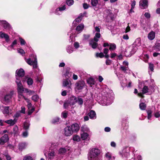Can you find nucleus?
I'll return each instance as SVG.
<instances>
[{
	"label": "nucleus",
	"instance_id": "nucleus-1",
	"mask_svg": "<svg viewBox=\"0 0 160 160\" xmlns=\"http://www.w3.org/2000/svg\"><path fill=\"white\" fill-rule=\"evenodd\" d=\"M100 152V150L98 148H92L89 154L88 160H102L101 157L99 156Z\"/></svg>",
	"mask_w": 160,
	"mask_h": 160
},
{
	"label": "nucleus",
	"instance_id": "nucleus-2",
	"mask_svg": "<svg viewBox=\"0 0 160 160\" xmlns=\"http://www.w3.org/2000/svg\"><path fill=\"white\" fill-rule=\"evenodd\" d=\"M16 82L17 85V90L18 93V98L20 101L22 99V97L24 96L23 93L25 91V89L23 87L20 78L17 77Z\"/></svg>",
	"mask_w": 160,
	"mask_h": 160
},
{
	"label": "nucleus",
	"instance_id": "nucleus-3",
	"mask_svg": "<svg viewBox=\"0 0 160 160\" xmlns=\"http://www.w3.org/2000/svg\"><path fill=\"white\" fill-rule=\"evenodd\" d=\"M14 94V91L12 90L9 93H7L3 98H0V100L2 103L7 104L12 101V96Z\"/></svg>",
	"mask_w": 160,
	"mask_h": 160
},
{
	"label": "nucleus",
	"instance_id": "nucleus-4",
	"mask_svg": "<svg viewBox=\"0 0 160 160\" xmlns=\"http://www.w3.org/2000/svg\"><path fill=\"white\" fill-rule=\"evenodd\" d=\"M110 94L107 93L106 94H105V96L102 97V105H108L111 104L112 102V100L111 95Z\"/></svg>",
	"mask_w": 160,
	"mask_h": 160
},
{
	"label": "nucleus",
	"instance_id": "nucleus-5",
	"mask_svg": "<svg viewBox=\"0 0 160 160\" xmlns=\"http://www.w3.org/2000/svg\"><path fill=\"white\" fill-rule=\"evenodd\" d=\"M72 150L71 148L66 146L64 147H61L58 150V154L61 155H64L66 154L70 155L72 152Z\"/></svg>",
	"mask_w": 160,
	"mask_h": 160
},
{
	"label": "nucleus",
	"instance_id": "nucleus-6",
	"mask_svg": "<svg viewBox=\"0 0 160 160\" xmlns=\"http://www.w3.org/2000/svg\"><path fill=\"white\" fill-rule=\"evenodd\" d=\"M101 37V34L100 33H96L95 34L93 39H92L90 41L89 45L91 46L92 48L94 49L96 48L98 46L97 42L98 41L99 38Z\"/></svg>",
	"mask_w": 160,
	"mask_h": 160
},
{
	"label": "nucleus",
	"instance_id": "nucleus-7",
	"mask_svg": "<svg viewBox=\"0 0 160 160\" xmlns=\"http://www.w3.org/2000/svg\"><path fill=\"white\" fill-rule=\"evenodd\" d=\"M62 85L64 87H67L68 90L69 92L71 91L72 90L71 88V83L69 79H64L63 81Z\"/></svg>",
	"mask_w": 160,
	"mask_h": 160
},
{
	"label": "nucleus",
	"instance_id": "nucleus-8",
	"mask_svg": "<svg viewBox=\"0 0 160 160\" xmlns=\"http://www.w3.org/2000/svg\"><path fill=\"white\" fill-rule=\"evenodd\" d=\"M71 100L72 101V102H70L72 105H74L76 102H77L80 105H82L83 103V99L79 97L77 98L75 97H72L71 98Z\"/></svg>",
	"mask_w": 160,
	"mask_h": 160
},
{
	"label": "nucleus",
	"instance_id": "nucleus-9",
	"mask_svg": "<svg viewBox=\"0 0 160 160\" xmlns=\"http://www.w3.org/2000/svg\"><path fill=\"white\" fill-rule=\"evenodd\" d=\"M34 60L33 61H31L30 58L26 60V62L29 65H32L33 68H36L37 67V61L36 56H33Z\"/></svg>",
	"mask_w": 160,
	"mask_h": 160
},
{
	"label": "nucleus",
	"instance_id": "nucleus-10",
	"mask_svg": "<svg viewBox=\"0 0 160 160\" xmlns=\"http://www.w3.org/2000/svg\"><path fill=\"white\" fill-rule=\"evenodd\" d=\"M73 132L70 126H68L64 129V134L66 136H70L72 135Z\"/></svg>",
	"mask_w": 160,
	"mask_h": 160
},
{
	"label": "nucleus",
	"instance_id": "nucleus-11",
	"mask_svg": "<svg viewBox=\"0 0 160 160\" xmlns=\"http://www.w3.org/2000/svg\"><path fill=\"white\" fill-rule=\"evenodd\" d=\"M0 109L2 110V112L3 114L9 115L12 113V111L11 109H9V107H4L3 106L0 105Z\"/></svg>",
	"mask_w": 160,
	"mask_h": 160
},
{
	"label": "nucleus",
	"instance_id": "nucleus-12",
	"mask_svg": "<svg viewBox=\"0 0 160 160\" xmlns=\"http://www.w3.org/2000/svg\"><path fill=\"white\" fill-rule=\"evenodd\" d=\"M16 80H17V77L20 78V81H21V77L24 75L25 72L22 69L20 68L16 70Z\"/></svg>",
	"mask_w": 160,
	"mask_h": 160
},
{
	"label": "nucleus",
	"instance_id": "nucleus-13",
	"mask_svg": "<svg viewBox=\"0 0 160 160\" xmlns=\"http://www.w3.org/2000/svg\"><path fill=\"white\" fill-rule=\"evenodd\" d=\"M85 85V82L82 81H80L77 82L75 84V88L78 90L82 89Z\"/></svg>",
	"mask_w": 160,
	"mask_h": 160
},
{
	"label": "nucleus",
	"instance_id": "nucleus-14",
	"mask_svg": "<svg viewBox=\"0 0 160 160\" xmlns=\"http://www.w3.org/2000/svg\"><path fill=\"white\" fill-rule=\"evenodd\" d=\"M70 126L73 133H77L79 130L80 126L79 124L77 123L73 124Z\"/></svg>",
	"mask_w": 160,
	"mask_h": 160
},
{
	"label": "nucleus",
	"instance_id": "nucleus-15",
	"mask_svg": "<svg viewBox=\"0 0 160 160\" xmlns=\"http://www.w3.org/2000/svg\"><path fill=\"white\" fill-rule=\"evenodd\" d=\"M9 140L8 136L7 134H4L0 138V145H3L7 142Z\"/></svg>",
	"mask_w": 160,
	"mask_h": 160
},
{
	"label": "nucleus",
	"instance_id": "nucleus-16",
	"mask_svg": "<svg viewBox=\"0 0 160 160\" xmlns=\"http://www.w3.org/2000/svg\"><path fill=\"white\" fill-rule=\"evenodd\" d=\"M57 153L53 150L49 152L48 154V158L49 159H53L55 157H57Z\"/></svg>",
	"mask_w": 160,
	"mask_h": 160
},
{
	"label": "nucleus",
	"instance_id": "nucleus-17",
	"mask_svg": "<svg viewBox=\"0 0 160 160\" xmlns=\"http://www.w3.org/2000/svg\"><path fill=\"white\" fill-rule=\"evenodd\" d=\"M131 148L128 147H126L122 150V154L125 157H127L129 155V152Z\"/></svg>",
	"mask_w": 160,
	"mask_h": 160
},
{
	"label": "nucleus",
	"instance_id": "nucleus-18",
	"mask_svg": "<svg viewBox=\"0 0 160 160\" xmlns=\"http://www.w3.org/2000/svg\"><path fill=\"white\" fill-rule=\"evenodd\" d=\"M140 6L142 9L146 8L148 7V1L147 0H142L140 1Z\"/></svg>",
	"mask_w": 160,
	"mask_h": 160
},
{
	"label": "nucleus",
	"instance_id": "nucleus-19",
	"mask_svg": "<svg viewBox=\"0 0 160 160\" xmlns=\"http://www.w3.org/2000/svg\"><path fill=\"white\" fill-rule=\"evenodd\" d=\"M0 25H2L5 29H9L10 28L9 24L5 21H0Z\"/></svg>",
	"mask_w": 160,
	"mask_h": 160
},
{
	"label": "nucleus",
	"instance_id": "nucleus-20",
	"mask_svg": "<svg viewBox=\"0 0 160 160\" xmlns=\"http://www.w3.org/2000/svg\"><path fill=\"white\" fill-rule=\"evenodd\" d=\"M148 87L146 86H144L142 90V93H139L138 94V95L139 97L143 98L144 96L142 94H144L148 92Z\"/></svg>",
	"mask_w": 160,
	"mask_h": 160
},
{
	"label": "nucleus",
	"instance_id": "nucleus-21",
	"mask_svg": "<svg viewBox=\"0 0 160 160\" xmlns=\"http://www.w3.org/2000/svg\"><path fill=\"white\" fill-rule=\"evenodd\" d=\"M89 133L88 132H82L80 134L81 138L82 140H85L89 138Z\"/></svg>",
	"mask_w": 160,
	"mask_h": 160
},
{
	"label": "nucleus",
	"instance_id": "nucleus-22",
	"mask_svg": "<svg viewBox=\"0 0 160 160\" xmlns=\"http://www.w3.org/2000/svg\"><path fill=\"white\" fill-rule=\"evenodd\" d=\"M81 132L90 133V131L89 128L86 125H83L81 128Z\"/></svg>",
	"mask_w": 160,
	"mask_h": 160
},
{
	"label": "nucleus",
	"instance_id": "nucleus-23",
	"mask_svg": "<svg viewBox=\"0 0 160 160\" xmlns=\"http://www.w3.org/2000/svg\"><path fill=\"white\" fill-rule=\"evenodd\" d=\"M105 157L108 160H112L115 159V157L112 156V153L109 152L105 154Z\"/></svg>",
	"mask_w": 160,
	"mask_h": 160
},
{
	"label": "nucleus",
	"instance_id": "nucleus-24",
	"mask_svg": "<svg viewBox=\"0 0 160 160\" xmlns=\"http://www.w3.org/2000/svg\"><path fill=\"white\" fill-rule=\"evenodd\" d=\"M0 38H4L7 42H8L9 41V37L8 35L2 32H0Z\"/></svg>",
	"mask_w": 160,
	"mask_h": 160
},
{
	"label": "nucleus",
	"instance_id": "nucleus-25",
	"mask_svg": "<svg viewBox=\"0 0 160 160\" xmlns=\"http://www.w3.org/2000/svg\"><path fill=\"white\" fill-rule=\"evenodd\" d=\"M59 143L57 142H52L51 143L50 149H53L56 148L58 146Z\"/></svg>",
	"mask_w": 160,
	"mask_h": 160
},
{
	"label": "nucleus",
	"instance_id": "nucleus-26",
	"mask_svg": "<svg viewBox=\"0 0 160 160\" xmlns=\"http://www.w3.org/2000/svg\"><path fill=\"white\" fill-rule=\"evenodd\" d=\"M66 9V7L65 6H61L58 8H57L55 11V13L57 15H60L61 14L59 12H58L59 11L61 12V11L65 10Z\"/></svg>",
	"mask_w": 160,
	"mask_h": 160
},
{
	"label": "nucleus",
	"instance_id": "nucleus-27",
	"mask_svg": "<svg viewBox=\"0 0 160 160\" xmlns=\"http://www.w3.org/2000/svg\"><path fill=\"white\" fill-rule=\"evenodd\" d=\"M17 42L16 40H15L12 43L11 45L9 46L7 48L9 50H11L12 49H14V47L17 44Z\"/></svg>",
	"mask_w": 160,
	"mask_h": 160
},
{
	"label": "nucleus",
	"instance_id": "nucleus-28",
	"mask_svg": "<svg viewBox=\"0 0 160 160\" xmlns=\"http://www.w3.org/2000/svg\"><path fill=\"white\" fill-rule=\"evenodd\" d=\"M107 18L108 19L112 20L113 18V14L110 10H107Z\"/></svg>",
	"mask_w": 160,
	"mask_h": 160
},
{
	"label": "nucleus",
	"instance_id": "nucleus-29",
	"mask_svg": "<svg viewBox=\"0 0 160 160\" xmlns=\"http://www.w3.org/2000/svg\"><path fill=\"white\" fill-rule=\"evenodd\" d=\"M23 81H27V83L28 85H32L33 82L32 79L30 78L25 77Z\"/></svg>",
	"mask_w": 160,
	"mask_h": 160
},
{
	"label": "nucleus",
	"instance_id": "nucleus-30",
	"mask_svg": "<svg viewBox=\"0 0 160 160\" xmlns=\"http://www.w3.org/2000/svg\"><path fill=\"white\" fill-rule=\"evenodd\" d=\"M88 116L91 119H95L96 118V114L95 112L93 111H91L88 113Z\"/></svg>",
	"mask_w": 160,
	"mask_h": 160
},
{
	"label": "nucleus",
	"instance_id": "nucleus-31",
	"mask_svg": "<svg viewBox=\"0 0 160 160\" xmlns=\"http://www.w3.org/2000/svg\"><path fill=\"white\" fill-rule=\"evenodd\" d=\"M155 37V33L152 31L150 32L148 35V38L150 40H152L154 39Z\"/></svg>",
	"mask_w": 160,
	"mask_h": 160
},
{
	"label": "nucleus",
	"instance_id": "nucleus-32",
	"mask_svg": "<svg viewBox=\"0 0 160 160\" xmlns=\"http://www.w3.org/2000/svg\"><path fill=\"white\" fill-rule=\"evenodd\" d=\"M141 44V40L140 38H138L136 39L134 43V45L137 47H139Z\"/></svg>",
	"mask_w": 160,
	"mask_h": 160
},
{
	"label": "nucleus",
	"instance_id": "nucleus-33",
	"mask_svg": "<svg viewBox=\"0 0 160 160\" xmlns=\"http://www.w3.org/2000/svg\"><path fill=\"white\" fill-rule=\"evenodd\" d=\"M16 122V120L15 119L12 120V119H10L9 120H6L5 121L6 123L9 124L11 126L13 125Z\"/></svg>",
	"mask_w": 160,
	"mask_h": 160
},
{
	"label": "nucleus",
	"instance_id": "nucleus-34",
	"mask_svg": "<svg viewBox=\"0 0 160 160\" xmlns=\"http://www.w3.org/2000/svg\"><path fill=\"white\" fill-rule=\"evenodd\" d=\"M84 28V25L83 24H81L77 26L76 30L78 32H81Z\"/></svg>",
	"mask_w": 160,
	"mask_h": 160
},
{
	"label": "nucleus",
	"instance_id": "nucleus-35",
	"mask_svg": "<svg viewBox=\"0 0 160 160\" xmlns=\"http://www.w3.org/2000/svg\"><path fill=\"white\" fill-rule=\"evenodd\" d=\"M27 144L25 142L21 143L19 144V149L21 150L25 148Z\"/></svg>",
	"mask_w": 160,
	"mask_h": 160
},
{
	"label": "nucleus",
	"instance_id": "nucleus-36",
	"mask_svg": "<svg viewBox=\"0 0 160 160\" xmlns=\"http://www.w3.org/2000/svg\"><path fill=\"white\" fill-rule=\"evenodd\" d=\"M81 138L79 136L77 135H73L72 137V140L76 142H79L80 141Z\"/></svg>",
	"mask_w": 160,
	"mask_h": 160
},
{
	"label": "nucleus",
	"instance_id": "nucleus-37",
	"mask_svg": "<svg viewBox=\"0 0 160 160\" xmlns=\"http://www.w3.org/2000/svg\"><path fill=\"white\" fill-rule=\"evenodd\" d=\"M87 83L90 85H93L95 83V81L92 78H89L87 80Z\"/></svg>",
	"mask_w": 160,
	"mask_h": 160
},
{
	"label": "nucleus",
	"instance_id": "nucleus-38",
	"mask_svg": "<svg viewBox=\"0 0 160 160\" xmlns=\"http://www.w3.org/2000/svg\"><path fill=\"white\" fill-rule=\"evenodd\" d=\"M67 52L70 54L72 53L73 51V48L71 46H68L66 49Z\"/></svg>",
	"mask_w": 160,
	"mask_h": 160
},
{
	"label": "nucleus",
	"instance_id": "nucleus-39",
	"mask_svg": "<svg viewBox=\"0 0 160 160\" xmlns=\"http://www.w3.org/2000/svg\"><path fill=\"white\" fill-rule=\"evenodd\" d=\"M37 84L39 85L40 87L42 86V78L39 77H38L36 79Z\"/></svg>",
	"mask_w": 160,
	"mask_h": 160
},
{
	"label": "nucleus",
	"instance_id": "nucleus-40",
	"mask_svg": "<svg viewBox=\"0 0 160 160\" xmlns=\"http://www.w3.org/2000/svg\"><path fill=\"white\" fill-rule=\"evenodd\" d=\"M72 101L71 100V98H70V100H69L68 102H65L64 104V107L65 108H67L69 104H71L70 103V102H72Z\"/></svg>",
	"mask_w": 160,
	"mask_h": 160
},
{
	"label": "nucleus",
	"instance_id": "nucleus-41",
	"mask_svg": "<svg viewBox=\"0 0 160 160\" xmlns=\"http://www.w3.org/2000/svg\"><path fill=\"white\" fill-rule=\"evenodd\" d=\"M109 49L110 51H112L115 50L116 48V45L114 43H111L109 45Z\"/></svg>",
	"mask_w": 160,
	"mask_h": 160
},
{
	"label": "nucleus",
	"instance_id": "nucleus-42",
	"mask_svg": "<svg viewBox=\"0 0 160 160\" xmlns=\"http://www.w3.org/2000/svg\"><path fill=\"white\" fill-rule=\"evenodd\" d=\"M98 0H91V3L93 7H96L98 4Z\"/></svg>",
	"mask_w": 160,
	"mask_h": 160
},
{
	"label": "nucleus",
	"instance_id": "nucleus-43",
	"mask_svg": "<svg viewBox=\"0 0 160 160\" xmlns=\"http://www.w3.org/2000/svg\"><path fill=\"white\" fill-rule=\"evenodd\" d=\"M25 92L28 93L30 95H33L35 93L34 91L29 90L27 88H25Z\"/></svg>",
	"mask_w": 160,
	"mask_h": 160
},
{
	"label": "nucleus",
	"instance_id": "nucleus-44",
	"mask_svg": "<svg viewBox=\"0 0 160 160\" xmlns=\"http://www.w3.org/2000/svg\"><path fill=\"white\" fill-rule=\"evenodd\" d=\"M140 108L142 110H144L146 108V104L143 102L140 103L139 104Z\"/></svg>",
	"mask_w": 160,
	"mask_h": 160
},
{
	"label": "nucleus",
	"instance_id": "nucleus-45",
	"mask_svg": "<svg viewBox=\"0 0 160 160\" xmlns=\"http://www.w3.org/2000/svg\"><path fill=\"white\" fill-rule=\"evenodd\" d=\"M32 99L34 101L36 102L38 99L39 97L37 95H35L32 97Z\"/></svg>",
	"mask_w": 160,
	"mask_h": 160
},
{
	"label": "nucleus",
	"instance_id": "nucleus-46",
	"mask_svg": "<svg viewBox=\"0 0 160 160\" xmlns=\"http://www.w3.org/2000/svg\"><path fill=\"white\" fill-rule=\"evenodd\" d=\"M33 159L31 156L27 155L23 158V160H33Z\"/></svg>",
	"mask_w": 160,
	"mask_h": 160
},
{
	"label": "nucleus",
	"instance_id": "nucleus-47",
	"mask_svg": "<svg viewBox=\"0 0 160 160\" xmlns=\"http://www.w3.org/2000/svg\"><path fill=\"white\" fill-rule=\"evenodd\" d=\"M128 66H121L120 67L121 69L124 72H125L126 71L128 70Z\"/></svg>",
	"mask_w": 160,
	"mask_h": 160
},
{
	"label": "nucleus",
	"instance_id": "nucleus-48",
	"mask_svg": "<svg viewBox=\"0 0 160 160\" xmlns=\"http://www.w3.org/2000/svg\"><path fill=\"white\" fill-rule=\"evenodd\" d=\"M59 119L58 118L56 117L53 118L52 121V122L53 124H56L59 122Z\"/></svg>",
	"mask_w": 160,
	"mask_h": 160
},
{
	"label": "nucleus",
	"instance_id": "nucleus-49",
	"mask_svg": "<svg viewBox=\"0 0 160 160\" xmlns=\"http://www.w3.org/2000/svg\"><path fill=\"white\" fill-rule=\"evenodd\" d=\"M30 125L28 122H25L24 124V128L25 129H27L28 128Z\"/></svg>",
	"mask_w": 160,
	"mask_h": 160
},
{
	"label": "nucleus",
	"instance_id": "nucleus-50",
	"mask_svg": "<svg viewBox=\"0 0 160 160\" xmlns=\"http://www.w3.org/2000/svg\"><path fill=\"white\" fill-rule=\"evenodd\" d=\"M19 40L21 45H24L26 43V42L24 39L21 38H19Z\"/></svg>",
	"mask_w": 160,
	"mask_h": 160
},
{
	"label": "nucleus",
	"instance_id": "nucleus-51",
	"mask_svg": "<svg viewBox=\"0 0 160 160\" xmlns=\"http://www.w3.org/2000/svg\"><path fill=\"white\" fill-rule=\"evenodd\" d=\"M74 2L73 0H67V4L69 6L72 5Z\"/></svg>",
	"mask_w": 160,
	"mask_h": 160
},
{
	"label": "nucleus",
	"instance_id": "nucleus-52",
	"mask_svg": "<svg viewBox=\"0 0 160 160\" xmlns=\"http://www.w3.org/2000/svg\"><path fill=\"white\" fill-rule=\"evenodd\" d=\"M137 49V47L135 46L134 47H133L131 52V54L132 55L134 54L136 51Z\"/></svg>",
	"mask_w": 160,
	"mask_h": 160
},
{
	"label": "nucleus",
	"instance_id": "nucleus-53",
	"mask_svg": "<svg viewBox=\"0 0 160 160\" xmlns=\"http://www.w3.org/2000/svg\"><path fill=\"white\" fill-rule=\"evenodd\" d=\"M149 68L150 70L152 72L153 71L154 69V65L153 64L151 63H149Z\"/></svg>",
	"mask_w": 160,
	"mask_h": 160
},
{
	"label": "nucleus",
	"instance_id": "nucleus-54",
	"mask_svg": "<svg viewBox=\"0 0 160 160\" xmlns=\"http://www.w3.org/2000/svg\"><path fill=\"white\" fill-rule=\"evenodd\" d=\"M28 114L30 115L32 114V113L34 112L35 110L34 107H33L32 108H30V109H28Z\"/></svg>",
	"mask_w": 160,
	"mask_h": 160
},
{
	"label": "nucleus",
	"instance_id": "nucleus-55",
	"mask_svg": "<svg viewBox=\"0 0 160 160\" xmlns=\"http://www.w3.org/2000/svg\"><path fill=\"white\" fill-rule=\"evenodd\" d=\"M83 17V16L82 15H80L78 18L76 19V21L77 22H79L81 21Z\"/></svg>",
	"mask_w": 160,
	"mask_h": 160
},
{
	"label": "nucleus",
	"instance_id": "nucleus-56",
	"mask_svg": "<svg viewBox=\"0 0 160 160\" xmlns=\"http://www.w3.org/2000/svg\"><path fill=\"white\" fill-rule=\"evenodd\" d=\"M73 46L76 49H78L80 46L79 43L77 42H74Z\"/></svg>",
	"mask_w": 160,
	"mask_h": 160
},
{
	"label": "nucleus",
	"instance_id": "nucleus-57",
	"mask_svg": "<svg viewBox=\"0 0 160 160\" xmlns=\"http://www.w3.org/2000/svg\"><path fill=\"white\" fill-rule=\"evenodd\" d=\"M96 56L97 57H99L100 58H102L104 56V55L102 52H100V53H97L96 54Z\"/></svg>",
	"mask_w": 160,
	"mask_h": 160
},
{
	"label": "nucleus",
	"instance_id": "nucleus-58",
	"mask_svg": "<svg viewBox=\"0 0 160 160\" xmlns=\"http://www.w3.org/2000/svg\"><path fill=\"white\" fill-rule=\"evenodd\" d=\"M17 51H18V52L22 54H24L25 53V52L24 51V50L21 48H18L17 49Z\"/></svg>",
	"mask_w": 160,
	"mask_h": 160
},
{
	"label": "nucleus",
	"instance_id": "nucleus-59",
	"mask_svg": "<svg viewBox=\"0 0 160 160\" xmlns=\"http://www.w3.org/2000/svg\"><path fill=\"white\" fill-rule=\"evenodd\" d=\"M152 112L150 111H148V119H150L152 117L151 114Z\"/></svg>",
	"mask_w": 160,
	"mask_h": 160
},
{
	"label": "nucleus",
	"instance_id": "nucleus-60",
	"mask_svg": "<svg viewBox=\"0 0 160 160\" xmlns=\"http://www.w3.org/2000/svg\"><path fill=\"white\" fill-rule=\"evenodd\" d=\"M154 116L158 118L160 117V111L154 113Z\"/></svg>",
	"mask_w": 160,
	"mask_h": 160
},
{
	"label": "nucleus",
	"instance_id": "nucleus-61",
	"mask_svg": "<svg viewBox=\"0 0 160 160\" xmlns=\"http://www.w3.org/2000/svg\"><path fill=\"white\" fill-rule=\"evenodd\" d=\"M83 7L84 9H87L89 7V5L87 3H84L83 4Z\"/></svg>",
	"mask_w": 160,
	"mask_h": 160
},
{
	"label": "nucleus",
	"instance_id": "nucleus-62",
	"mask_svg": "<svg viewBox=\"0 0 160 160\" xmlns=\"http://www.w3.org/2000/svg\"><path fill=\"white\" fill-rule=\"evenodd\" d=\"M28 135V133L27 131H26L23 132L22 136L24 137H26Z\"/></svg>",
	"mask_w": 160,
	"mask_h": 160
},
{
	"label": "nucleus",
	"instance_id": "nucleus-63",
	"mask_svg": "<svg viewBox=\"0 0 160 160\" xmlns=\"http://www.w3.org/2000/svg\"><path fill=\"white\" fill-rule=\"evenodd\" d=\"M20 112L23 114L25 113V108L24 107H21V110L20 111Z\"/></svg>",
	"mask_w": 160,
	"mask_h": 160
},
{
	"label": "nucleus",
	"instance_id": "nucleus-64",
	"mask_svg": "<svg viewBox=\"0 0 160 160\" xmlns=\"http://www.w3.org/2000/svg\"><path fill=\"white\" fill-rule=\"evenodd\" d=\"M62 117L64 118H66L67 117V113L65 112H63L62 114Z\"/></svg>",
	"mask_w": 160,
	"mask_h": 160
}]
</instances>
